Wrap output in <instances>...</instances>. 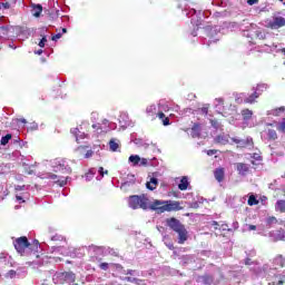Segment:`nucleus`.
<instances>
[{
    "instance_id": "nucleus-46",
    "label": "nucleus",
    "mask_w": 285,
    "mask_h": 285,
    "mask_svg": "<svg viewBox=\"0 0 285 285\" xmlns=\"http://www.w3.org/2000/svg\"><path fill=\"white\" fill-rule=\"evenodd\" d=\"M268 224H273V222H277V218L275 216H272L268 218Z\"/></svg>"
},
{
    "instance_id": "nucleus-26",
    "label": "nucleus",
    "mask_w": 285,
    "mask_h": 285,
    "mask_svg": "<svg viewBox=\"0 0 285 285\" xmlns=\"http://www.w3.org/2000/svg\"><path fill=\"white\" fill-rule=\"evenodd\" d=\"M282 112H285V107H278L271 110V115H273V117H279Z\"/></svg>"
},
{
    "instance_id": "nucleus-11",
    "label": "nucleus",
    "mask_w": 285,
    "mask_h": 285,
    "mask_svg": "<svg viewBox=\"0 0 285 285\" xmlns=\"http://www.w3.org/2000/svg\"><path fill=\"white\" fill-rule=\"evenodd\" d=\"M232 141L240 146V148H248V146H253V138H246V139L232 138Z\"/></svg>"
},
{
    "instance_id": "nucleus-14",
    "label": "nucleus",
    "mask_w": 285,
    "mask_h": 285,
    "mask_svg": "<svg viewBox=\"0 0 285 285\" xmlns=\"http://www.w3.org/2000/svg\"><path fill=\"white\" fill-rule=\"evenodd\" d=\"M156 117L159 118L163 126H170V118L166 117V114H164V111H158L156 114Z\"/></svg>"
},
{
    "instance_id": "nucleus-47",
    "label": "nucleus",
    "mask_w": 285,
    "mask_h": 285,
    "mask_svg": "<svg viewBox=\"0 0 285 285\" xmlns=\"http://www.w3.org/2000/svg\"><path fill=\"white\" fill-rule=\"evenodd\" d=\"M9 275L10 277H14V275H17V272L14 269H10Z\"/></svg>"
},
{
    "instance_id": "nucleus-35",
    "label": "nucleus",
    "mask_w": 285,
    "mask_h": 285,
    "mask_svg": "<svg viewBox=\"0 0 285 285\" xmlns=\"http://www.w3.org/2000/svg\"><path fill=\"white\" fill-rule=\"evenodd\" d=\"M48 41V39L46 37H42V39L40 40V42L38 43V46L40 48H46V42Z\"/></svg>"
},
{
    "instance_id": "nucleus-57",
    "label": "nucleus",
    "mask_w": 285,
    "mask_h": 285,
    "mask_svg": "<svg viewBox=\"0 0 285 285\" xmlns=\"http://www.w3.org/2000/svg\"><path fill=\"white\" fill-rule=\"evenodd\" d=\"M0 259H6V254H0Z\"/></svg>"
},
{
    "instance_id": "nucleus-36",
    "label": "nucleus",
    "mask_w": 285,
    "mask_h": 285,
    "mask_svg": "<svg viewBox=\"0 0 285 285\" xmlns=\"http://www.w3.org/2000/svg\"><path fill=\"white\" fill-rule=\"evenodd\" d=\"M111 266H114V268H116V271H124V265H121V264H111Z\"/></svg>"
},
{
    "instance_id": "nucleus-45",
    "label": "nucleus",
    "mask_w": 285,
    "mask_h": 285,
    "mask_svg": "<svg viewBox=\"0 0 285 285\" xmlns=\"http://www.w3.org/2000/svg\"><path fill=\"white\" fill-rule=\"evenodd\" d=\"M200 111L203 115H208V107H203Z\"/></svg>"
},
{
    "instance_id": "nucleus-55",
    "label": "nucleus",
    "mask_w": 285,
    "mask_h": 285,
    "mask_svg": "<svg viewBox=\"0 0 285 285\" xmlns=\"http://www.w3.org/2000/svg\"><path fill=\"white\" fill-rule=\"evenodd\" d=\"M132 273H135V271H132V269L127 271V275H132Z\"/></svg>"
},
{
    "instance_id": "nucleus-62",
    "label": "nucleus",
    "mask_w": 285,
    "mask_h": 285,
    "mask_svg": "<svg viewBox=\"0 0 285 285\" xmlns=\"http://www.w3.org/2000/svg\"><path fill=\"white\" fill-rule=\"evenodd\" d=\"M278 1L284 2V0H278Z\"/></svg>"
},
{
    "instance_id": "nucleus-60",
    "label": "nucleus",
    "mask_w": 285,
    "mask_h": 285,
    "mask_svg": "<svg viewBox=\"0 0 285 285\" xmlns=\"http://www.w3.org/2000/svg\"><path fill=\"white\" fill-rule=\"evenodd\" d=\"M281 52L285 56V48L281 49Z\"/></svg>"
},
{
    "instance_id": "nucleus-33",
    "label": "nucleus",
    "mask_w": 285,
    "mask_h": 285,
    "mask_svg": "<svg viewBox=\"0 0 285 285\" xmlns=\"http://www.w3.org/2000/svg\"><path fill=\"white\" fill-rule=\"evenodd\" d=\"M92 155H95V151H92V149H88L82 157L83 159H90Z\"/></svg>"
},
{
    "instance_id": "nucleus-37",
    "label": "nucleus",
    "mask_w": 285,
    "mask_h": 285,
    "mask_svg": "<svg viewBox=\"0 0 285 285\" xmlns=\"http://www.w3.org/2000/svg\"><path fill=\"white\" fill-rule=\"evenodd\" d=\"M0 6L4 8V10H10V2H2Z\"/></svg>"
},
{
    "instance_id": "nucleus-4",
    "label": "nucleus",
    "mask_w": 285,
    "mask_h": 285,
    "mask_svg": "<svg viewBox=\"0 0 285 285\" xmlns=\"http://www.w3.org/2000/svg\"><path fill=\"white\" fill-rule=\"evenodd\" d=\"M266 85H258L256 87V91L252 94L249 97H247L244 100V104H255V100L259 99V96L262 95V92H264V90H266Z\"/></svg>"
},
{
    "instance_id": "nucleus-9",
    "label": "nucleus",
    "mask_w": 285,
    "mask_h": 285,
    "mask_svg": "<svg viewBox=\"0 0 285 285\" xmlns=\"http://www.w3.org/2000/svg\"><path fill=\"white\" fill-rule=\"evenodd\" d=\"M176 233L178 235V244H186L188 242V229H186V226L183 225Z\"/></svg>"
},
{
    "instance_id": "nucleus-49",
    "label": "nucleus",
    "mask_w": 285,
    "mask_h": 285,
    "mask_svg": "<svg viewBox=\"0 0 285 285\" xmlns=\"http://www.w3.org/2000/svg\"><path fill=\"white\" fill-rule=\"evenodd\" d=\"M217 154V150L215 149H210L207 151V155H216Z\"/></svg>"
},
{
    "instance_id": "nucleus-8",
    "label": "nucleus",
    "mask_w": 285,
    "mask_h": 285,
    "mask_svg": "<svg viewBox=\"0 0 285 285\" xmlns=\"http://www.w3.org/2000/svg\"><path fill=\"white\" fill-rule=\"evenodd\" d=\"M176 233L178 235V244H186L188 242V229H186V226L183 225Z\"/></svg>"
},
{
    "instance_id": "nucleus-38",
    "label": "nucleus",
    "mask_w": 285,
    "mask_h": 285,
    "mask_svg": "<svg viewBox=\"0 0 285 285\" xmlns=\"http://www.w3.org/2000/svg\"><path fill=\"white\" fill-rule=\"evenodd\" d=\"M59 39H61V33H57L51 38L52 41H59Z\"/></svg>"
},
{
    "instance_id": "nucleus-23",
    "label": "nucleus",
    "mask_w": 285,
    "mask_h": 285,
    "mask_svg": "<svg viewBox=\"0 0 285 285\" xmlns=\"http://www.w3.org/2000/svg\"><path fill=\"white\" fill-rule=\"evenodd\" d=\"M109 150L111 153H117V150H119V142H116L115 139H110L109 140Z\"/></svg>"
},
{
    "instance_id": "nucleus-40",
    "label": "nucleus",
    "mask_w": 285,
    "mask_h": 285,
    "mask_svg": "<svg viewBox=\"0 0 285 285\" xmlns=\"http://www.w3.org/2000/svg\"><path fill=\"white\" fill-rule=\"evenodd\" d=\"M140 166H148V159L141 158L140 159Z\"/></svg>"
},
{
    "instance_id": "nucleus-32",
    "label": "nucleus",
    "mask_w": 285,
    "mask_h": 285,
    "mask_svg": "<svg viewBox=\"0 0 285 285\" xmlns=\"http://www.w3.org/2000/svg\"><path fill=\"white\" fill-rule=\"evenodd\" d=\"M70 132H71V135H73V137L76 138V141L79 142V134L81 132V131H79V128H72V129L70 130Z\"/></svg>"
},
{
    "instance_id": "nucleus-21",
    "label": "nucleus",
    "mask_w": 285,
    "mask_h": 285,
    "mask_svg": "<svg viewBox=\"0 0 285 285\" xmlns=\"http://www.w3.org/2000/svg\"><path fill=\"white\" fill-rule=\"evenodd\" d=\"M159 184V180L157 178L153 177L150 178V181L146 184L148 190H155L157 188V185Z\"/></svg>"
},
{
    "instance_id": "nucleus-34",
    "label": "nucleus",
    "mask_w": 285,
    "mask_h": 285,
    "mask_svg": "<svg viewBox=\"0 0 285 285\" xmlns=\"http://www.w3.org/2000/svg\"><path fill=\"white\" fill-rule=\"evenodd\" d=\"M99 268H100L101 271H108V268H110V264H108V263H101V264L99 265Z\"/></svg>"
},
{
    "instance_id": "nucleus-31",
    "label": "nucleus",
    "mask_w": 285,
    "mask_h": 285,
    "mask_svg": "<svg viewBox=\"0 0 285 285\" xmlns=\"http://www.w3.org/2000/svg\"><path fill=\"white\" fill-rule=\"evenodd\" d=\"M129 161L134 164V166H137L141 161V158L138 155H131Z\"/></svg>"
},
{
    "instance_id": "nucleus-43",
    "label": "nucleus",
    "mask_w": 285,
    "mask_h": 285,
    "mask_svg": "<svg viewBox=\"0 0 285 285\" xmlns=\"http://www.w3.org/2000/svg\"><path fill=\"white\" fill-rule=\"evenodd\" d=\"M275 242H285L284 232L282 233V236L279 238H275Z\"/></svg>"
},
{
    "instance_id": "nucleus-48",
    "label": "nucleus",
    "mask_w": 285,
    "mask_h": 285,
    "mask_svg": "<svg viewBox=\"0 0 285 285\" xmlns=\"http://www.w3.org/2000/svg\"><path fill=\"white\" fill-rule=\"evenodd\" d=\"M92 128L96 129V130H101V126H100V125H97V124H94V125H92Z\"/></svg>"
},
{
    "instance_id": "nucleus-42",
    "label": "nucleus",
    "mask_w": 285,
    "mask_h": 285,
    "mask_svg": "<svg viewBox=\"0 0 285 285\" xmlns=\"http://www.w3.org/2000/svg\"><path fill=\"white\" fill-rule=\"evenodd\" d=\"M253 259L250 258H245V266H252Z\"/></svg>"
},
{
    "instance_id": "nucleus-12",
    "label": "nucleus",
    "mask_w": 285,
    "mask_h": 285,
    "mask_svg": "<svg viewBox=\"0 0 285 285\" xmlns=\"http://www.w3.org/2000/svg\"><path fill=\"white\" fill-rule=\"evenodd\" d=\"M225 176H226V171H225L224 167H218L214 170V177H215L216 181H218L219 184H222V181H224Z\"/></svg>"
},
{
    "instance_id": "nucleus-39",
    "label": "nucleus",
    "mask_w": 285,
    "mask_h": 285,
    "mask_svg": "<svg viewBox=\"0 0 285 285\" xmlns=\"http://www.w3.org/2000/svg\"><path fill=\"white\" fill-rule=\"evenodd\" d=\"M98 173L104 177V175H108V170L104 171V167H99Z\"/></svg>"
},
{
    "instance_id": "nucleus-51",
    "label": "nucleus",
    "mask_w": 285,
    "mask_h": 285,
    "mask_svg": "<svg viewBox=\"0 0 285 285\" xmlns=\"http://www.w3.org/2000/svg\"><path fill=\"white\" fill-rule=\"evenodd\" d=\"M248 229H249V230H257V226H255V225H249Z\"/></svg>"
},
{
    "instance_id": "nucleus-16",
    "label": "nucleus",
    "mask_w": 285,
    "mask_h": 285,
    "mask_svg": "<svg viewBox=\"0 0 285 285\" xmlns=\"http://www.w3.org/2000/svg\"><path fill=\"white\" fill-rule=\"evenodd\" d=\"M146 112H147L148 117H153V119H155V117H157V114L159 111H157V106L150 105L147 107Z\"/></svg>"
},
{
    "instance_id": "nucleus-18",
    "label": "nucleus",
    "mask_w": 285,
    "mask_h": 285,
    "mask_svg": "<svg viewBox=\"0 0 285 285\" xmlns=\"http://www.w3.org/2000/svg\"><path fill=\"white\" fill-rule=\"evenodd\" d=\"M202 135V125L194 124L191 127V137H199Z\"/></svg>"
},
{
    "instance_id": "nucleus-54",
    "label": "nucleus",
    "mask_w": 285,
    "mask_h": 285,
    "mask_svg": "<svg viewBox=\"0 0 285 285\" xmlns=\"http://www.w3.org/2000/svg\"><path fill=\"white\" fill-rule=\"evenodd\" d=\"M24 188H26V186H19V185H18V186L16 187V190H23Z\"/></svg>"
},
{
    "instance_id": "nucleus-19",
    "label": "nucleus",
    "mask_w": 285,
    "mask_h": 285,
    "mask_svg": "<svg viewBox=\"0 0 285 285\" xmlns=\"http://www.w3.org/2000/svg\"><path fill=\"white\" fill-rule=\"evenodd\" d=\"M274 264L275 266H279L281 268H284L285 265V258L282 254H278L275 258H274Z\"/></svg>"
},
{
    "instance_id": "nucleus-52",
    "label": "nucleus",
    "mask_w": 285,
    "mask_h": 285,
    "mask_svg": "<svg viewBox=\"0 0 285 285\" xmlns=\"http://www.w3.org/2000/svg\"><path fill=\"white\" fill-rule=\"evenodd\" d=\"M33 246H36V250L39 248V240H33Z\"/></svg>"
},
{
    "instance_id": "nucleus-25",
    "label": "nucleus",
    "mask_w": 285,
    "mask_h": 285,
    "mask_svg": "<svg viewBox=\"0 0 285 285\" xmlns=\"http://www.w3.org/2000/svg\"><path fill=\"white\" fill-rule=\"evenodd\" d=\"M276 210H278V213H285V200L284 199L276 202Z\"/></svg>"
},
{
    "instance_id": "nucleus-24",
    "label": "nucleus",
    "mask_w": 285,
    "mask_h": 285,
    "mask_svg": "<svg viewBox=\"0 0 285 285\" xmlns=\"http://www.w3.org/2000/svg\"><path fill=\"white\" fill-rule=\"evenodd\" d=\"M267 137L269 141H275L277 139V131L275 129H267Z\"/></svg>"
},
{
    "instance_id": "nucleus-2",
    "label": "nucleus",
    "mask_w": 285,
    "mask_h": 285,
    "mask_svg": "<svg viewBox=\"0 0 285 285\" xmlns=\"http://www.w3.org/2000/svg\"><path fill=\"white\" fill-rule=\"evenodd\" d=\"M129 208L137 210V208H142V210H148V197L146 195H132L128 198Z\"/></svg>"
},
{
    "instance_id": "nucleus-27",
    "label": "nucleus",
    "mask_w": 285,
    "mask_h": 285,
    "mask_svg": "<svg viewBox=\"0 0 285 285\" xmlns=\"http://www.w3.org/2000/svg\"><path fill=\"white\" fill-rule=\"evenodd\" d=\"M87 150H88V146H79L77 147L76 153L79 157H83Z\"/></svg>"
},
{
    "instance_id": "nucleus-30",
    "label": "nucleus",
    "mask_w": 285,
    "mask_h": 285,
    "mask_svg": "<svg viewBox=\"0 0 285 285\" xmlns=\"http://www.w3.org/2000/svg\"><path fill=\"white\" fill-rule=\"evenodd\" d=\"M247 204L248 206H257V204H259V200H257V197H255V195H250Z\"/></svg>"
},
{
    "instance_id": "nucleus-29",
    "label": "nucleus",
    "mask_w": 285,
    "mask_h": 285,
    "mask_svg": "<svg viewBox=\"0 0 285 285\" xmlns=\"http://www.w3.org/2000/svg\"><path fill=\"white\" fill-rule=\"evenodd\" d=\"M216 141L217 144H222L223 146H226V144H228V137L219 135L216 137Z\"/></svg>"
},
{
    "instance_id": "nucleus-28",
    "label": "nucleus",
    "mask_w": 285,
    "mask_h": 285,
    "mask_svg": "<svg viewBox=\"0 0 285 285\" xmlns=\"http://www.w3.org/2000/svg\"><path fill=\"white\" fill-rule=\"evenodd\" d=\"M10 139H12V134H7L0 140L1 146H8Z\"/></svg>"
},
{
    "instance_id": "nucleus-15",
    "label": "nucleus",
    "mask_w": 285,
    "mask_h": 285,
    "mask_svg": "<svg viewBox=\"0 0 285 285\" xmlns=\"http://www.w3.org/2000/svg\"><path fill=\"white\" fill-rule=\"evenodd\" d=\"M43 12V7L41 4H32V14L36 18L41 17V13Z\"/></svg>"
},
{
    "instance_id": "nucleus-5",
    "label": "nucleus",
    "mask_w": 285,
    "mask_h": 285,
    "mask_svg": "<svg viewBox=\"0 0 285 285\" xmlns=\"http://www.w3.org/2000/svg\"><path fill=\"white\" fill-rule=\"evenodd\" d=\"M53 168H56L55 173H58V170H62L63 173H71L72 170L68 166V161L63 158H57L55 160Z\"/></svg>"
},
{
    "instance_id": "nucleus-17",
    "label": "nucleus",
    "mask_w": 285,
    "mask_h": 285,
    "mask_svg": "<svg viewBox=\"0 0 285 285\" xmlns=\"http://www.w3.org/2000/svg\"><path fill=\"white\" fill-rule=\"evenodd\" d=\"M125 282H129L130 284H136V285H146V281L141 278L130 277V276L125 277Z\"/></svg>"
},
{
    "instance_id": "nucleus-6",
    "label": "nucleus",
    "mask_w": 285,
    "mask_h": 285,
    "mask_svg": "<svg viewBox=\"0 0 285 285\" xmlns=\"http://www.w3.org/2000/svg\"><path fill=\"white\" fill-rule=\"evenodd\" d=\"M284 26H285L284 17H275L272 21L268 22V28H271L272 30L284 28Z\"/></svg>"
},
{
    "instance_id": "nucleus-59",
    "label": "nucleus",
    "mask_w": 285,
    "mask_h": 285,
    "mask_svg": "<svg viewBox=\"0 0 285 285\" xmlns=\"http://www.w3.org/2000/svg\"><path fill=\"white\" fill-rule=\"evenodd\" d=\"M277 285H284V281H278Z\"/></svg>"
},
{
    "instance_id": "nucleus-53",
    "label": "nucleus",
    "mask_w": 285,
    "mask_h": 285,
    "mask_svg": "<svg viewBox=\"0 0 285 285\" xmlns=\"http://www.w3.org/2000/svg\"><path fill=\"white\" fill-rule=\"evenodd\" d=\"M16 199H17L18 202H22V203L26 202V200H23V197H21V196H16Z\"/></svg>"
},
{
    "instance_id": "nucleus-56",
    "label": "nucleus",
    "mask_w": 285,
    "mask_h": 285,
    "mask_svg": "<svg viewBox=\"0 0 285 285\" xmlns=\"http://www.w3.org/2000/svg\"><path fill=\"white\" fill-rule=\"evenodd\" d=\"M36 55H43V50H38V51H36Z\"/></svg>"
},
{
    "instance_id": "nucleus-22",
    "label": "nucleus",
    "mask_w": 285,
    "mask_h": 285,
    "mask_svg": "<svg viewBox=\"0 0 285 285\" xmlns=\"http://www.w3.org/2000/svg\"><path fill=\"white\" fill-rule=\"evenodd\" d=\"M242 117L245 121H248V119L253 118V110L250 109H243L242 110Z\"/></svg>"
},
{
    "instance_id": "nucleus-13",
    "label": "nucleus",
    "mask_w": 285,
    "mask_h": 285,
    "mask_svg": "<svg viewBox=\"0 0 285 285\" xmlns=\"http://www.w3.org/2000/svg\"><path fill=\"white\" fill-rule=\"evenodd\" d=\"M48 179H52L60 187H63V186H66V184H68V178L59 179V176H57L56 174H49L48 175Z\"/></svg>"
},
{
    "instance_id": "nucleus-44",
    "label": "nucleus",
    "mask_w": 285,
    "mask_h": 285,
    "mask_svg": "<svg viewBox=\"0 0 285 285\" xmlns=\"http://www.w3.org/2000/svg\"><path fill=\"white\" fill-rule=\"evenodd\" d=\"M212 226H214L215 230H217V228L219 227V223H217V220H213Z\"/></svg>"
},
{
    "instance_id": "nucleus-20",
    "label": "nucleus",
    "mask_w": 285,
    "mask_h": 285,
    "mask_svg": "<svg viewBox=\"0 0 285 285\" xmlns=\"http://www.w3.org/2000/svg\"><path fill=\"white\" fill-rule=\"evenodd\" d=\"M188 186H189L188 177L184 176V177L180 179V183H179V185H178V188H179V190H188Z\"/></svg>"
},
{
    "instance_id": "nucleus-58",
    "label": "nucleus",
    "mask_w": 285,
    "mask_h": 285,
    "mask_svg": "<svg viewBox=\"0 0 285 285\" xmlns=\"http://www.w3.org/2000/svg\"><path fill=\"white\" fill-rule=\"evenodd\" d=\"M62 32H63V35H66V32H68V29L62 28Z\"/></svg>"
},
{
    "instance_id": "nucleus-50",
    "label": "nucleus",
    "mask_w": 285,
    "mask_h": 285,
    "mask_svg": "<svg viewBox=\"0 0 285 285\" xmlns=\"http://www.w3.org/2000/svg\"><path fill=\"white\" fill-rule=\"evenodd\" d=\"M167 248H169V250H175V245L170 243L169 245H167Z\"/></svg>"
},
{
    "instance_id": "nucleus-63",
    "label": "nucleus",
    "mask_w": 285,
    "mask_h": 285,
    "mask_svg": "<svg viewBox=\"0 0 285 285\" xmlns=\"http://www.w3.org/2000/svg\"><path fill=\"white\" fill-rule=\"evenodd\" d=\"M283 4L285 6V2H283Z\"/></svg>"
},
{
    "instance_id": "nucleus-7",
    "label": "nucleus",
    "mask_w": 285,
    "mask_h": 285,
    "mask_svg": "<svg viewBox=\"0 0 285 285\" xmlns=\"http://www.w3.org/2000/svg\"><path fill=\"white\" fill-rule=\"evenodd\" d=\"M166 224L171 230H174V233H176V230H179L184 226V224H181V222L175 217L167 218Z\"/></svg>"
},
{
    "instance_id": "nucleus-1",
    "label": "nucleus",
    "mask_w": 285,
    "mask_h": 285,
    "mask_svg": "<svg viewBox=\"0 0 285 285\" xmlns=\"http://www.w3.org/2000/svg\"><path fill=\"white\" fill-rule=\"evenodd\" d=\"M150 210H155L158 215L161 213H173L177 210H184L181 203L177 200H155L149 205Z\"/></svg>"
},
{
    "instance_id": "nucleus-61",
    "label": "nucleus",
    "mask_w": 285,
    "mask_h": 285,
    "mask_svg": "<svg viewBox=\"0 0 285 285\" xmlns=\"http://www.w3.org/2000/svg\"><path fill=\"white\" fill-rule=\"evenodd\" d=\"M268 126L273 127V126H275V124H267V127H268Z\"/></svg>"
},
{
    "instance_id": "nucleus-3",
    "label": "nucleus",
    "mask_w": 285,
    "mask_h": 285,
    "mask_svg": "<svg viewBox=\"0 0 285 285\" xmlns=\"http://www.w3.org/2000/svg\"><path fill=\"white\" fill-rule=\"evenodd\" d=\"M13 246H14L17 253H19L20 255H23V253H26V248H30V242L28 240V237H26V236L18 237L13 242Z\"/></svg>"
},
{
    "instance_id": "nucleus-41",
    "label": "nucleus",
    "mask_w": 285,
    "mask_h": 285,
    "mask_svg": "<svg viewBox=\"0 0 285 285\" xmlns=\"http://www.w3.org/2000/svg\"><path fill=\"white\" fill-rule=\"evenodd\" d=\"M248 6H255V3H259V0H247Z\"/></svg>"
},
{
    "instance_id": "nucleus-10",
    "label": "nucleus",
    "mask_w": 285,
    "mask_h": 285,
    "mask_svg": "<svg viewBox=\"0 0 285 285\" xmlns=\"http://www.w3.org/2000/svg\"><path fill=\"white\" fill-rule=\"evenodd\" d=\"M235 166L238 175L242 177H246L250 173V167L244 163H237Z\"/></svg>"
}]
</instances>
